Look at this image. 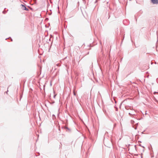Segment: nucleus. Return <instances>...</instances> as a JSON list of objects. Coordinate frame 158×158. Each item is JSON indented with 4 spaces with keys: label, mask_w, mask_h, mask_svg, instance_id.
<instances>
[{
    "label": "nucleus",
    "mask_w": 158,
    "mask_h": 158,
    "mask_svg": "<svg viewBox=\"0 0 158 158\" xmlns=\"http://www.w3.org/2000/svg\"><path fill=\"white\" fill-rule=\"evenodd\" d=\"M152 2L154 4H158V1L157 0H151Z\"/></svg>",
    "instance_id": "1"
},
{
    "label": "nucleus",
    "mask_w": 158,
    "mask_h": 158,
    "mask_svg": "<svg viewBox=\"0 0 158 158\" xmlns=\"http://www.w3.org/2000/svg\"><path fill=\"white\" fill-rule=\"evenodd\" d=\"M73 94L74 95H76V93H75V92H73Z\"/></svg>",
    "instance_id": "3"
},
{
    "label": "nucleus",
    "mask_w": 158,
    "mask_h": 158,
    "mask_svg": "<svg viewBox=\"0 0 158 158\" xmlns=\"http://www.w3.org/2000/svg\"><path fill=\"white\" fill-rule=\"evenodd\" d=\"M21 6H22V8L23 10H28V9H27V8L25 6L23 5H21Z\"/></svg>",
    "instance_id": "2"
}]
</instances>
